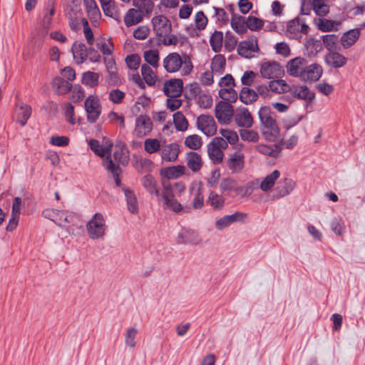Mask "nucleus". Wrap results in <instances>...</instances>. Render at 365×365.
Wrapping results in <instances>:
<instances>
[{
  "mask_svg": "<svg viewBox=\"0 0 365 365\" xmlns=\"http://www.w3.org/2000/svg\"><path fill=\"white\" fill-rule=\"evenodd\" d=\"M323 73L322 67L317 63L306 66L300 79L304 82H316L322 76Z\"/></svg>",
  "mask_w": 365,
  "mask_h": 365,
  "instance_id": "12",
  "label": "nucleus"
},
{
  "mask_svg": "<svg viewBox=\"0 0 365 365\" xmlns=\"http://www.w3.org/2000/svg\"><path fill=\"white\" fill-rule=\"evenodd\" d=\"M197 128L207 136H213L217 133V124L212 116L200 115L197 118Z\"/></svg>",
  "mask_w": 365,
  "mask_h": 365,
  "instance_id": "7",
  "label": "nucleus"
},
{
  "mask_svg": "<svg viewBox=\"0 0 365 365\" xmlns=\"http://www.w3.org/2000/svg\"><path fill=\"white\" fill-rule=\"evenodd\" d=\"M226 60L223 55H215L211 62V69L215 74L220 75L225 71Z\"/></svg>",
  "mask_w": 365,
  "mask_h": 365,
  "instance_id": "39",
  "label": "nucleus"
},
{
  "mask_svg": "<svg viewBox=\"0 0 365 365\" xmlns=\"http://www.w3.org/2000/svg\"><path fill=\"white\" fill-rule=\"evenodd\" d=\"M234 117L236 124L240 127L250 128L253 125V118L246 108L237 109Z\"/></svg>",
  "mask_w": 365,
  "mask_h": 365,
  "instance_id": "19",
  "label": "nucleus"
},
{
  "mask_svg": "<svg viewBox=\"0 0 365 365\" xmlns=\"http://www.w3.org/2000/svg\"><path fill=\"white\" fill-rule=\"evenodd\" d=\"M142 183L145 189H146L150 194L158 195L157 182L152 175H145L142 179Z\"/></svg>",
  "mask_w": 365,
  "mask_h": 365,
  "instance_id": "57",
  "label": "nucleus"
},
{
  "mask_svg": "<svg viewBox=\"0 0 365 365\" xmlns=\"http://www.w3.org/2000/svg\"><path fill=\"white\" fill-rule=\"evenodd\" d=\"M165 70L170 73L180 71L182 76L189 75L193 68L190 58L187 54L177 52L169 53L163 61Z\"/></svg>",
  "mask_w": 365,
  "mask_h": 365,
  "instance_id": "2",
  "label": "nucleus"
},
{
  "mask_svg": "<svg viewBox=\"0 0 365 365\" xmlns=\"http://www.w3.org/2000/svg\"><path fill=\"white\" fill-rule=\"evenodd\" d=\"M294 187L295 182L292 179H284L283 185L278 187L277 196L282 197L287 195L294 190Z\"/></svg>",
  "mask_w": 365,
  "mask_h": 365,
  "instance_id": "64",
  "label": "nucleus"
},
{
  "mask_svg": "<svg viewBox=\"0 0 365 365\" xmlns=\"http://www.w3.org/2000/svg\"><path fill=\"white\" fill-rule=\"evenodd\" d=\"M98 73L87 71L83 74L82 83L91 88H93L98 84Z\"/></svg>",
  "mask_w": 365,
  "mask_h": 365,
  "instance_id": "58",
  "label": "nucleus"
},
{
  "mask_svg": "<svg viewBox=\"0 0 365 365\" xmlns=\"http://www.w3.org/2000/svg\"><path fill=\"white\" fill-rule=\"evenodd\" d=\"M55 13V9L52 6L48 11L44 14L43 19L41 22V29L43 31V36H45L49 29L51 22H52V18Z\"/></svg>",
  "mask_w": 365,
  "mask_h": 365,
  "instance_id": "59",
  "label": "nucleus"
},
{
  "mask_svg": "<svg viewBox=\"0 0 365 365\" xmlns=\"http://www.w3.org/2000/svg\"><path fill=\"white\" fill-rule=\"evenodd\" d=\"M152 129L153 123L148 116L140 115L136 118L134 133L137 137L141 138L148 135Z\"/></svg>",
  "mask_w": 365,
  "mask_h": 365,
  "instance_id": "10",
  "label": "nucleus"
},
{
  "mask_svg": "<svg viewBox=\"0 0 365 365\" xmlns=\"http://www.w3.org/2000/svg\"><path fill=\"white\" fill-rule=\"evenodd\" d=\"M240 138L246 142L249 143H257L259 140V133L254 130H249L244 128L239 130Z\"/></svg>",
  "mask_w": 365,
  "mask_h": 365,
  "instance_id": "50",
  "label": "nucleus"
},
{
  "mask_svg": "<svg viewBox=\"0 0 365 365\" xmlns=\"http://www.w3.org/2000/svg\"><path fill=\"white\" fill-rule=\"evenodd\" d=\"M53 88L60 94H65L71 91V83L61 77H56L53 80Z\"/></svg>",
  "mask_w": 365,
  "mask_h": 365,
  "instance_id": "41",
  "label": "nucleus"
},
{
  "mask_svg": "<svg viewBox=\"0 0 365 365\" xmlns=\"http://www.w3.org/2000/svg\"><path fill=\"white\" fill-rule=\"evenodd\" d=\"M307 61L305 58L302 57H297L289 60L287 64V72L289 75L294 77L301 78Z\"/></svg>",
  "mask_w": 365,
  "mask_h": 365,
  "instance_id": "16",
  "label": "nucleus"
},
{
  "mask_svg": "<svg viewBox=\"0 0 365 365\" xmlns=\"http://www.w3.org/2000/svg\"><path fill=\"white\" fill-rule=\"evenodd\" d=\"M173 122L178 130L185 131L187 129L188 122L181 112H176L173 114Z\"/></svg>",
  "mask_w": 365,
  "mask_h": 365,
  "instance_id": "60",
  "label": "nucleus"
},
{
  "mask_svg": "<svg viewBox=\"0 0 365 365\" xmlns=\"http://www.w3.org/2000/svg\"><path fill=\"white\" fill-rule=\"evenodd\" d=\"M258 46L257 40L243 41L240 43L237 48L238 53L245 58H249L252 53L257 51Z\"/></svg>",
  "mask_w": 365,
  "mask_h": 365,
  "instance_id": "28",
  "label": "nucleus"
},
{
  "mask_svg": "<svg viewBox=\"0 0 365 365\" xmlns=\"http://www.w3.org/2000/svg\"><path fill=\"white\" fill-rule=\"evenodd\" d=\"M260 121V133L264 140L274 142L279 137L280 129L277 123L273 113L268 107H262L258 112Z\"/></svg>",
  "mask_w": 365,
  "mask_h": 365,
  "instance_id": "1",
  "label": "nucleus"
},
{
  "mask_svg": "<svg viewBox=\"0 0 365 365\" xmlns=\"http://www.w3.org/2000/svg\"><path fill=\"white\" fill-rule=\"evenodd\" d=\"M247 217V215L244 212H236L230 215H225L215 222V227L218 230H222L223 229L229 227L232 223L237 222H243Z\"/></svg>",
  "mask_w": 365,
  "mask_h": 365,
  "instance_id": "15",
  "label": "nucleus"
},
{
  "mask_svg": "<svg viewBox=\"0 0 365 365\" xmlns=\"http://www.w3.org/2000/svg\"><path fill=\"white\" fill-rule=\"evenodd\" d=\"M133 5L146 15L150 14L154 8L153 0H133Z\"/></svg>",
  "mask_w": 365,
  "mask_h": 365,
  "instance_id": "48",
  "label": "nucleus"
},
{
  "mask_svg": "<svg viewBox=\"0 0 365 365\" xmlns=\"http://www.w3.org/2000/svg\"><path fill=\"white\" fill-rule=\"evenodd\" d=\"M227 165L232 173H240L245 166L244 154L239 151L232 153L227 161Z\"/></svg>",
  "mask_w": 365,
  "mask_h": 365,
  "instance_id": "21",
  "label": "nucleus"
},
{
  "mask_svg": "<svg viewBox=\"0 0 365 365\" xmlns=\"http://www.w3.org/2000/svg\"><path fill=\"white\" fill-rule=\"evenodd\" d=\"M220 97L223 99V101L235 103L237 98L238 94L232 87L230 88H222L219 91Z\"/></svg>",
  "mask_w": 365,
  "mask_h": 365,
  "instance_id": "55",
  "label": "nucleus"
},
{
  "mask_svg": "<svg viewBox=\"0 0 365 365\" xmlns=\"http://www.w3.org/2000/svg\"><path fill=\"white\" fill-rule=\"evenodd\" d=\"M187 167L193 172H198L202 167V159L200 155L195 152H190L185 158Z\"/></svg>",
  "mask_w": 365,
  "mask_h": 365,
  "instance_id": "31",
  "label": "nucleus"
},
{
  "mask_svg": "<svg viewBox=\"0 0 365 365\" xmlns=\"http://www.w3.org/2000/svg\"><path fill=\"white\" fill-rule=\"evenodd\" d=\"M100 3L104 14L115 20H118L120 13L115 3L113 0H100Z\"/></svg>",
  "mask_w": 365,
  "mask_h": 365,
  "instance_id": "35",
  "label": "nucleus"
},
{
  "mask_svg": "<svg viewBox=\"0 0 365 365\" xmlns=\"http://www.w3.org/2000/svg\"><path fill=\"white\" fill-rule=\"evenodd\" d=\"M326 63L334 68H339L346 65V58L336 51H330L325 56Z\"/></svg>",
  "mask_w": 365,
  "mask_h": 365,
  "instance_id": "25",
  "label": "nucleus"
},
{
  "mask_svg": "<svg viewBox=\"0 0 365 365\" xmlns=\"http://www.w3.org/2000/svg\"><path fill=\"white\" fill-rule=\"evenodd\" d=\"M289 85L284 80H273L269 83L270 92L281 94L288 92Z\"/></svg>",
  "mask_w": 365,
  "mask_h": 365,
  "instance_id": "45",
  "label": "nucleus"
},
{
  "mask_svg": "<svg viewBox=\"0 0 365 365\" xmlns=\"http://www.w3.org/2000/svg\"><path fill=\"white\" fill-rule=\"evenodd\" d=\"M288 92L294 98L309 102L312 101L315 98L314 93L312 92L306 86H293L292 87H289Z\"/></svg>",
  "mask_w": 365,
  "mask_h": 365,
  "instance_id": "22",
  "label": "nucleus"
},
{
  "mask_svg": "<svg viewBox=\"0 0 365 365\" xmlns=\"http://www.w3.org/2000/svg\"><path fill=\"white\" fill-rule=\"evenodd\" d=\"M178 243L198 245L202 240L198 232L192 230L183 229L177 237Z\"/></svg>",
  "mask_w": 365,
  "mask_h": 365,
  "instance_id": "20",
  "label": "nucleus"
},
{
  "mask_svg": "<svg viewBox=\"0 0 365 365\" xmlns=\"http://www.w3.org/2000/svg\"><path fill=\"white\" fill-rule=\"evenodd\" d=\"M207 203L215 210H220L225 205L224 197L215 192H211L207 198Z\"/></svg>",
  "mask_w": 365,
  "mask_h": 365,
  "instance_id": "54",
  "label": "nucleus"
},
{
  "mask_svg": "<svg viewBox=\"0 0 365 365\" xmlns=\"http://www.w3.org/2000/svg\"><path fill=\"white\" fill-rule=\"evenodd\" d=\"M185 145L190 149L197 150L202 145V138L196 134L188 135L185 140Z\"/></svg>",
  "mask_w": 365,
  "mask_h": 365,
  "instance_id": "61",
  "label": "nucleus"
},
{
  "mask_svg": "<svg viewBox=\"0 0 365 365\" xmlns=\"http://www.w3.org/2000/svg\"><path fill=\"white\" fill-rule=\"evenodd\" d=\"M106 228V220L101 213H96L86 224L88 235L92 240L103 238Z\"/></svg>",
  "mask_w": 365,
  "mask_h": 365,
  "instance_id": "3",
  "label": "nucleus"
},
{
  "mask_svg": "<svg viewBox=\"0 0 365 365\" xmlns=\"http://www.w3.org/2000/svg\"><path fill=\"white\" fill-rule=\"evenodd\" d=\"M219 133L222 136L221 138L226 140L227 144L230 143V145H235L239 140V136L237 132L233 130L220 128Z\"/></svg>",
  "mask_w": 365,
  "mask_h": 365,
  "instance_id": "56",
  "label": "nucleus"
},
{
  "mask_svg": "<svg viewBox=\"0 0 365 365\" xmlns=\"http://www.w3.org/2000/svg\"><path fill=\"white\" fill-rule=\"evenodd\" d=\"M309 27L299 19H294L290 21L287 26V36L292 38H297L301 37L302 34H307Z\"/></svg>",
  "mask_w": 365,
  "mask_h": 365,
  "instance_id": "13",
  "label": "nucleus"
},
{
  "mask_svg": "<svg viewBox=\"0 0 365 365\" xmlns=\"http://www.w3.org/2000/svg\"><path fill=\"white\" fill-rule=\"evenodd\" d=\"M123 191L126 197L129 211L132 213H137L138 211V206L136 197L133 192L128 188H124Z\"/></svg>",
  "mask_w": 365,
  "mask_h": 365,
  "instance_id": "53",
  "label": "nucleus"
},
{
  "mask_svg": "<svg viewBox=\"0 0 365 365\" xmlns=\"http://www.w3.org/2000/svg\"><path fill=\"white\" fill-rule=\"evenodd\" d=\"M360 36V30L355 29L344 33L341 37L340 41L344 48H348L354 45Z\"/></svg>",
  "mask_w": 365,
  "mask_h": 365,
  "instance_id": "32",
  "label": "nucleus"
},
{
  "mask_svg": "<svg viewBox=\"0 0 365 365\" xmlns=\"http://www.w3.org/2000/svg\"><path fill=\"white\" fill-rule=\"evenodd\" d=\"M260 74L264 78H279L282 73L281 66L274 61L264 62L260 66Z\"/></svg>",
  "mask_w": 365,
  "mask_h": 365,
  "instance_id": "11",
  "label": "nucleus"
},
{
  "mask_svg": "<svg viewBox=\"0 0 365 365\" xmlns=\"http://www.w3.org/2000/svg\"><path fill=\"white\" fill-rule=\"evenodd\" d=\"M231 26L232 29L238 34H244L247 31L246 18L233 14L231 20Z\"/></svg>",
  "mask_w": 365,
  "mask_h": 365,
  "instance_id": "38",
  "label": "nucleus"
},
{
  "mask_svg": "<svg viewBox=\"0 0 365 365\" xmlns=\"http://www.w3.org/2000/svg\"><path fill=\"white\" fill-rule=\"evenodd\" d=\"M259 179L249 181L245 185L236 187L235 192L237 195L245 197L250 196L253 191L259 188Z\"/></svg>",
  "mask_w": 365,
  "mask_h": 365,
  "instance_id": "36",
  "label": "nucleus"
},
{
  "mask_svg": "<svg viewBox=\"0 0 365 365\" xmlns=\"http://www.w3.org/2000/svg\"><path fill=\"white\" fill-rule=\"evenodd\" d=\"M279 176L280 172L277 170H274L261 180L259 179V188H260L263 192L269 191L273 187L276 180L279 178Z\"/></svg>",
  "mask_w": 365,
  "mask_h": 365,
  "instance_id": "29",
  "label": "nucleus"
},
{
  "mask_svg": "<svg viewBox=\"0 0 365 365\" xmlns=\"http://www.w3.org/2000/svg\"><path fill=\"white\" fill-rule=\"evenodd\" d=\"M96 46L104 56H110L114 51V46L110 39H98Z\"/></svg>",
  "mask_w": 365,
  "mask_h": 365,
  "instance_id": "52",
  "label": "nucleus"
},
{
  "mask_svg": "<svg viewBox=\"0 0 365 365\" xmlns=\"http://www.w3.org/2000/svg\"><path fill=\"white\" fill-rule=\"evenodd\" d=\"M141 74L144 81L148 86H153L155 84L157 76L150 66L146 63L143 64L141 66Z\"/></svg>",
  "mask_w": 365,
  "mask_h": 365,
  "instance_id": "44",
  "label": "nucleus"
},
{
  "mask_svg": "<svg viewBox=\"0 0 365 365\" xmlns=\"http://www.w3.org/2000/svg\"><path fill=\"white\" fill-rule=\"evenodd\" d=\"M341 25V22L336 21L329 20L327 19H319L317 22V28L324 32L337 30Z\"/></svg>",
  "mask_w": 365,
  "mask_h": 365,
  "instance_id": "42",
  "label": "nucleus"
},
{
  "mask_svg": "<svg viewBox=\"0 0 365 365\" xmlns=\"http://www.w3.org/2000/svg\"><path fill=\"white\" fill-rule=\"evenodd\" d=\"M103 165L106 170L113 174L116 185L120 186V180L119 175L121 173V169L118 165H115L113 162L111 156L108 155L106 158H104L103 160Z\"/></svg>",
  "mask_w": 365,
  "mask_h": 365,
  "instance_id": "33",
  "label": "nucleus"
},
{
  "mask_svg": "<svg viewBox=\"0 0 365 365\" xmlns=\"http://www.w3.org/2000/svg\"><path fill=\"white\" fill-rule=\"evenodd\" d=\"M182 80L173 78L165 82L163 91L168 97H179L182 91Z\"/></svg>",
  "mask_w": 365,
  "mask_h": 365,
  "instance_id": "17",
  "label": "nucleus"
},
{
  "mask_svg": "<svg viewBox=\"0 0 365 365\" xmlns=\"http://www.w3.org/2000/svg\"><path fill=\"white\" fill-rule=\"evenodd\" d=\"M153 31L158 36L170 34L172 31V24L168 17L163 14L155 15L151 19Z\"/></svg>",
  "mask_w": 365,
  "mask_h": 365,
  "instance_id": "6",
  "label": "nucleus"
},
{
  "mask_svg": "<svg viewBox=\"0 0 365 365\" xmlns=\"http://www.w3.org/2000/svg\"><path fill=\"white\" fill-rule=\"evenodd\" d=\"M227 148V143L222 138L215 137L207 145V154L214 164L223 161L224 150Z\"/></svg>",
  "mask_w": 365,
  "mask_h": 365,
  "instance_id": "4",
  "label": "nucleus"
},
{
  "mask_svg": "<svg viewBox=\"0 0 365 365\" xmlns=\"http://www.w3.org/2000/svg\"><path fill=\"white\" fill-rule=\"evenodd\" d=\"M88 145L94 153L101 158H106L108 155L111 156L113 143L110 140H106L104 145H101L98 140L92 139L89 140Z\"/></svg>",
  "mask_w": 365,
  "mask_h": 365,
  "instance_id": "23",
  "label": "nucleus"
},
{
  "mask_svg": "<svg viewBox=\"0 0 365 365\" xmlns=\"http://www.w3.org/2000/svg\"><path fill=\"white\" fill-rule=\"evenodd\" d=\"M145 14L137 9H129L124 16V23L127 27L137 25L143 21Z\"/></svg>",
  "mask_w": 365,
  "mask_h": 365,
  "instance_id": "27",
  "label": "nucleus"
},
{
  "mask_svg": "<svg viewBox=\"0 0 365 365\" xmlns=\"http://www.w3.org/2000/svg\"><path fill=\"white\" fill-rule=\"evenodd\" d=\"M240 99L242 103L248 105L257 100V93L252 89L244 87L240 91Z\"/></svg>",
  "mask_w": 365,
  "mask_h": 365,
  "instance_id": "43",
  "label": "nucleus"
},
{
  "mask_svg": "<svg viewBox=\"0 0 365 365\" xmlns=\"http://www.w3.org/2000/svg\"><path fill=\"white\" fill-rule=\"evenodd\" d=\"M223 43V33L220 31H215L211 34L210 38V43L212 49L218 53L221 51Z\"/></svg>",
  "mask_w": 365,
  "mask_h": 365,
  "instance_id": "46",
  "label": "nucleus"
},
{
  "mask_svg": "<svg viewBox=\"0 0 365 365\" xmlns=\"http://www.w3.org/2000/svg\"><path fill=\"white\" fill-rule=\"evenodd\" d=\"M143 58L148 66L157 68L159 67V51L155 49H150L143 52Z\"/></svg>",
  "mask_w": 365,
  "mask_h": 365,
  "instance_id": "40",
  "label": "nucleus"
},
{
  "mask_svg": "<svg viewBox=\"0 0 365 365\" xmlns=\"http://www.w3.org/2000/svg\"><path fill=\"white\" fill-rule=\"evenodd\" d=\"M163 144L157 138H147L144 142V149L148 154L155 153L161 150Z\"/></svg>",
  "mask_w": 365,
  "mask_h": 365,
  "instance_id": "49",
  "label": "nucleus"
},
{
  "mask_svg": "<svg viewBox=\"0 0 365 365\" xmlns=\"http://www.w3.org/2000/svg\"><path fill=\"white\" fill-rule=\"evenodd\" d=\"M84 108L86 113V120L90 123H96L102 110L100 99L98 96L90 95L84 101Z\"/></svg>",
  "mask_w": 365,
  "mask_h": 365,
  "instance_id": "5",
  "label": "nucleus"
},
{
  "mask_svg": "<svg viewBox=\"0 0 365 365\" xmlns=\"http://www.w3.org/2000/svg\"><path fill=\"white\" fill-rule=\"evenodd\" d=\"M215 117L220 123L227 124L234 114L233 107L227 102L220 101L215 106Z\"/></svg>",
  "mask_w": 365,
  "mask_h": 365,
  "instance_id": "9",
  "label": "nucleus"
},
{
  "mask_svg": "<svg viewBox=\"0 0 365 365\" xmlns=\"http://www.w3.org/2000/svg\"><path fill=\"white\" fill-rule=\"evenodd\" d=\"M189 190L190 195L193 196L192 207L195 210H201L204 206L202 183L194 181L191 183Z\"/></svg>",
  "mask_w": 365,
  "mask_h": 365,
  "instance_id": "14",
  "label": "nucleus"
},
{
  "mask_svg": "<svg viewBox=\"0 0 365 365\" xmlns=\"http://www.w3.org/2000/svg\"><path fill=\"white\" fill-rule=\"evenodd\" d=\"M264 21L259 18L253 16H249L246 18L247 29H249L251 31H257L260 30Z\"/></svg>",
  "mask_w": 365,
  "mask_h": 365,
  "instance_id": "63",
  "label": "nucleus"
},
{
  "mask_svg": "<svg viewBox=\"0 0 365 365\" xmlns=\"http://www.w3.org/2000/svg\"><path fill=\"white\" fill-rule=\"evenodd\" d=\"M255 150L262 155L272 158L278 157L281 151L279 146L277 145H267L263 143L257 145Z\"/></svg>",
  "mask_w": 365,
  "mask_h": 365,
  "instance_id": "37",
  "label": "nucleus"
},
{
  "mask_svg": "<svg viewBox=\"0 0 365 365\" xmlns=\"http://www.w3.org/2000/svg\"><path fill=\"white\" fill-rule=\"evenodd\" d=\"M83 2L89 18L94 21L98 19L101 13L95 0H83Z\"/></svg>",
  "mask_w": 365,
  "mask_h": 365,
  "instance_id": "47",
  "label": "nucleus"
},
{
  "mask_svg": "<svg viewBox=\"0 0 365 365\" xmlns=\"http://www.w3.org/2000/svg\"><path fill=\"white\" fill-rule=\"evenodd\" d=\"M76 217L75 215L66 211H57L56 219H52L53 221H58L57 224L60 227H63L66 224L73 222V220Z\"/></svg>",
  "mask_w": 365,
  "mask_h": 365,
  "instance_id": "51",
  "label": "nucleus"
},
{
  "mask_svg": "<svg viewBox=\"0 0 365 365\" xmlns=\"http://www.w3.org/2000/svg\"><path fill=\"white\" fill-rule=\"evenodd\" d=\"M32 113L31 107L24 102H18L16 105L15 115L16 121L24 126L30 118Z\"/></svg>",
  "mask_w": 365,
  "mask_h": 365,
  "instance_id": "18",
  "label": "nucleus"
},
{
  "mask_svg": "<svg viewBox=\"0 0 365 365\" xmlns=\"http://www.w3.org/2000/svg\"><path fill=\"white\" fill-rule=\"evenodd\" d=\"M184 165H175L165 168L160 170V175L168 179H176L182 176L185 173Z\"/></svg>",
  "mask_w": 365,
  "mask_h": 365,
  "instance_id": "30",
  "label": "nucleus"
},
{
  "mask_svg": "<svg viewBox=\"0 0 365 365\" xmlns=\"http://www.w3.org/2000/svg\"><path fill=\"white\" fill-rule=\"evenodd\" d=\"M73 58L77 63H83L87 58V48L82 43L75 42L71 48Z\"/></svg>",
  "mask_w": 365,
  "mask_h": 365,
  "instance_id": "34",
  "label": "nucleus"
},
{
  "mask_svg": "<svg viewBox=\"0 0 365 365\" xmlns=\"http://www.w3.org/2000/svg\"><path fill=\"white\" fill-rule=\"evenodd\" d=\"M113 158L123 165H128L129 162V151L128 147L123 143H118L115 146Z\"/></svg>",
  "mask_w": 365,
  "mask_h": 365,
  "instance_id": "26",
  "label": "nucleus"
},
{
  "mask_svg": "<svg viewBox=\"0 0 365 365\" xmlns=\"http://www.w3.org/2000/svg\"><path fill=\"white\" fill-rule=\"evenodd\" d=\"M312 6L318 16H324L329 11V6L325 3V0H313Z\"/></svg>",
  "mask_w": 365,
  "mask_h": 365,
  "instance_id": "62",
  "label": "nucleus"
},
{
  "mask_svg": "<svg viewBox=\"0 0 365 365\" xmlns=\"http://www.w3.org/2000/svg\"><path fill=\"white\" fill-rule=\"evenodd\" d=\"M160 151L163 160L174 162L178 157L179 147L176 143L163 144Z\"/></svg>",
  "mask_w": 365,
  "mask_h": 365,
  "instance_id": "24",
  "label": "nucleus"
},
{
  "mask_svg": "<svg viewBox=\"0 0 365 365\" xmlns=\"http://www.w3.org/2000/svg\"><path fill=\"white\" fill-rule=\"evenodd\" d=\"M162 198L163 200V207L164 209L169 210L177 213L181 211L187 212V209H184L182 205L175 198L170 189H165L162 193Z\"/></svg>",
  "mask_w": 365,
  "mask_h": 365,
  "instance_id": "8",
  "label": "nucleus"
}]
</instances>
